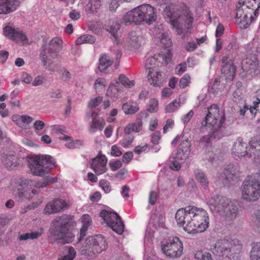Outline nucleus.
<instances>
[{
    "label": "nucleus",
    "mask_w": 260,
    "mask_h": 260,
    "mask_svg": "<svg viewBox=\"0 0 260 260\" xmlns=\"http://www.w3.org/2000/svg\"><path fill=\"white\" fill-rule=\"evenodd\" d=\"M28 166L31 173L36 176H43L50 169L49 165H54L53 158L49 155H35L27 157Z\"/></svg>",
    "instance_id": "nucleus-9"
},
{
    "label": "nucleus",
    "mask_w": 260,
    "mask_h": 260,
    "mask_svg": "<svg viewBox=\"0 0 260 260\" xmlns=\"http://www.w3.org/2000/svg\"><path fill=\"white\" fill-rule=\"evenodd\" d=\"M148 146L147 143H141V145H138L135 147L134 151L135 153L140 154L142 152L146 151L148 149Z\"/></svg>",
    "instance_id": "nucleus-54"
},
{
    "label": "nucleus",
    "mask_w": 260,
    "mask_h": 260,
    "mask_svg": "<svg viewBox=\"0 0 260 260\" xmlns=\"http://www.w3.org/2000/svg\"><path fill=\"white\" fill-rule=\"evenodd\" d=\"M76 256V251L74 248L69 246L68 253L63 256L59 258L57 260H74Z\"/></svg>",
    "instance_id": "nucleus-41"
},
{
    "label": "nucleus",
    "mask_w": 260,
    "mask_h": 260,
    "mask_svg": "<svg viewBox=\"0 0 260 260\" xmlns=\"http://www.w3.org/2000/svg\"><path fill=\"white\" fill-rule=\"evenodd\" d=\"M110 153L112 156L115 157L120 156L122 154L120 148L116 145L112 146Z\"/></svg>",
    "instance_id": "nucleus-59"
},
{
    "label": "nucleus",
    "mask_w": 260,
    "mask_h": 260,
    "mask_svg": "<svg viewBox=\"0 0 260 260\" xmlns=\"http://www.w3.org/2000/svg\"><path fill=\"white\" fill-rule=\"evenodd\" d=\"M41 235V233L39 232H34L31 233H28L20 235L18 237V239L20 241H25L28 239H36Z\"/></svg>",
    "instance_id": "nucleus-36"
},
{
    "label": "nucleus",
    "mask_w": 260,
    "mask_h": 260,
    "mask_svg": "<svg viewBox=\"0 0 260 260\" xmlns=\"http://www.w3.org/2000/svg\"><path fill=\"white\" fill-rule=\"evenodd\" d=\"M196 260H214L210 253L198 251L194 254Z\"/></svg>",
    "instance_id": "nucleus-39"
},
{
    "label": "nucleus",
    "mask_w": 260,
    "mask_h": 260,
    "mask_svg": "<svg viewBox=\"0 0 260 260\" xmlns=\"http://www.w3.org/2000/svg\"><path fill=\"white\" fill-rule=\"evenodd\" d=\"M158 101L155 99H151L150 100L149 103L147 106V110L150 113H154L158 110Z\"/></svg>",
    "instance_id": "nucleus-42"
},
{
    "label": "nucleus",
    "mask_w": 260,
    "mask_h": 260,
    "mask_svg": "<svg viewBox=\"0 0 260 260\" xmlns=\"http://www.w3.org/2000/svg\"><path fill=\"white\" fill-rule=\"evenodd\" d=\"M260 9V0H238L236 5V22L241 28L249 26Z\"/></svg>",
    "instance_id": "nucleus-4"
},
{
    "label": "nucleus",
    "mask_w": 260,
    "mask_h": 260,
    "mask_svg": "<svg viewBox=\"0 0 260 260\" xmlns=\"http://www.w3.org/2000/svg\"><path fill=\"white\" fill-rule=\"evenodd\" d=\"M251 260H260V242L254 243L250 251Z\"/></svg>",
    "instance_id": "nucleus-35"
},
{
    "label": "nucleus",
    "mask_w": 260,
    "mask_h": 260,
    "mask_svg": "<svg viewBox=\"0 0 260 260\" xmlns=\"http://www.w3.org/2000/svg\"><path fill=\"white\" fill-rule=\"evenodd\" d=\"M118 79L122 85L126 88H131L135 84L134 80H130L123 74H120L119 76Z\"/></svg>",
    "instance_id": "nucleus-37"
},
{
    "label": "nucleus",
    "mask_w": 260,
    "mask_h": 260,
    "mask_svg": "<svg viewBox=\"0 0 260 260\" xmlns=\"http://www.w3.org/2000/svg\"><path fill=\"white\" fill-rule=\"evenodd\" d=\"M190 143L187 140H185L181 143L179 145L178 149L182 150L185 152V156H186L187 154L190 153Z\"/></svg>",
    "instance_id": "nucleus-45"
},
{
    "label": "nucleus",
    "mask_w": 260,
    "mask_h": 260,
    "mask_svg": "<svg viewBox=\"0 0 260 260\" xmlns=\"http://www.w3.org/2000/svg\"><path fill=\"white\" fill-rule=\"evenodd\" d=\"M187 64L186 62H183L178 64L176 68V73L177 75H181L186 71Z\"/></svg>",
    "instance_id": "nucleus-61"
},
{
    "label": "nucleus",
    "mask_w": 260,
    "mask_h": 260,
    "mask_svg": "<svg viewBox=\"0 0 260 260\" xmlns=\"http://www.w3.org/2000/svg\"><path fill=\"white\" fill-rule=\"evenodd\" d=\"M259 62L257 58L254 56L247 57L242 63V68L246 74L252 77L256 76L260 73Z\"/></svg>",
    "instance_id": "nucleus-21"
},
{
    "label": "nucleus",
    "mask_w": 260,
    "mask_h": 260,
    "mask_svg": "<svg viewBox=\"0 0 260 260\" xmlns=\"http://www.w3.org/2000/svg\"><path fill=\"white\" fill-rule=\"evenodd\" d=\"M254 151L255 154H252L253 162L258 168L259 172L248 177L241 187L242 198L250 202L255 201L260 197V147H257Z\"/></svg>",
    "instance_id": "nucleus-3"
},
{
    "label": "nucleus",
    "mask_w": 260,
    "mask_h": 260,
    "mask_svg": "<svg viewBox=\"0 0 260 260\" xmlns=\"http://www.w3.org/2000/svg\"><path fill=\"white\" fill-rule=\"evenodd\" d=\"M90 31L99 32L101 30V26L97 22H91L88 25Z\"/></svg>",
    "instance_id": "nucleus-62"
},
{
    "label": "nucleus",
    "mask_w": 260,
    "mask_h": 260,
    "mask_svg": "<svg viewBox=\"0 0 260 260\" xmlns=\"http://www.w3.org/2000/svg\"><path fill=\"white\" fill-rule=\"evenodd\" d=\"M101 6V0H89L85 10L88 14H93L97 12L98 9Z\"/></svg>",
    "instance_id": "nucleus-30"
},
{
    "label": "nucleus",
    "mask_w": 260,
    "mask_h": 260,
    "mask_svg": "<svg viewBox=\"0 0 260 260\" xmlns=\"http://www.w3.org/2000/svg\"><path fill=\"white\" fill-rule=\"evenodd\" d=\"M177 224L182 226L188 234L205 232L209 226V218L207 211L202 208L189 206L177 210L175 214Z\"/></svg>",
    "instance_id": "nucleus-1"
},
{
    "label": "nucleus",
    "mask_w": 260,
    "mask_h": 260,
    "mask_svg": "<svg viewBox=\"0 0 260 260\" xmlns=\"http://www.w3.org/2000/svg\"><path fill=\"white\" fill-rule=\"evenodd\" d=\"M223 34H215L216 37V46L215 48V51L219 52L221 49L222 46V40L221 38Z\"/></svg>",
    "instance_id": "nucleus-52"
},
{
    "label": "nucleus",
    "mask_w": 260,
    "mask_h": 260,
    "mask_svg": "<svg viewBox=\"0 0 260 260\" xmlns=\"http://www.w3.org/2000/svg\"><path fill=\"white\" fill-rule=\"evenodd\" d=\"M95 41V38L93 36L91 35L90 34H85L79 38H78L76 40V45H79L82 44L83 43H90L92 44L94 43Z\"/></svg>",
    "instance_id": "nucleus-33"
},
{
    "label": "nucleus",
    "mask_w": 260,
    "mask_h": 260,
    "mask_svg": "<svg viewBox=\"0 0 260 260\" xmlns=\"http://www.w3.org/2000/svg\"><path fill=\"white\" fill-rule=\"evenodd\" d=\"M99 60L100 65L99 68L100 71L102 72H105L107 68L113 63V61L110 59L109 57L106 54L101 55Z\"/></svg>",
    "instance_id": "nucleus-32"
},
{
    "label": "nucleus",
    "mask_w": 260,
    "mask_h": 260,
    "mask_svg": "<svg viewBox=\"0 0 260 260\" xmlns=\"http://www.w3.org/2000/svg\"><path fill=\"white\" fill-rule=\"evenodd\" d=\"M161 250L167 257L172 258H179L183 253V243L178 237H175L165 243L162 242L161 244Z\"/></svg>",
    "instance_id": "nucleus-13"
},
{
    "label": "nucleus",
    "mask_w": 260,
    "mask_h": 260,
    "mask_svg": "<svg viewBox=\"0 0 260 260\" xmlns=\"http://www.w3.org/2000/svg\"><path fill=\"white\" fill-rule=\"evenodd\" d=\"M73 225V216L62 214L55 218L51 223L54 235L58 239L62 240L63 243H71L74 240L73 234L69 231Z\"/></svg>",
    "instance_id": "nucleus-7"
},
{
    "label": "nucleus",
    "mask_w": 260,
    "mask_h": 260,
    "mask_svg": "<svg viewBox=\"0 0 260 260\" xmlns=\"http://www.w3.org/2000/svg\"><path fill=\"white\" fill-rule=\"evenodd\" d=\"M18 6L17 0H0V14L14 11Z\"/></svg>",
    "instance_id": "nucleus-24"
},
{
    "label": "nucleus",
    "mask_w": 260,
    "mask_h": 260,
    "mask_svg": "<svg viewBox=\"0 0 260 260\" xmlns=\"http://www.w3.org/2000/svg\"><path fill=\"white\" fill-rule=\"evenodd\" d=\"M62 39L56 37L52 39L48 45H43L40 57L46 69L50 70L47 63H49L52 58L56 56V53L62 48Z\"/></svg>",
    "instance_id": "nucleus-12"
},
{
    "label": "nucleus",
    "mask_w": 260,
    "mask_h": 260,
    "mask_svg": "<svg viewBox=\"0 0 260 260\" xmlns=\"http://www.w3.org/2000/svg\"><path fill=\"white\" fill-rule=\"evenodd\" d=\"M82 226H86L88 228L92 223L91 217L88 214H84L82 215L81 218Z\"/></svg>",
    "instance_id": "nucleus-55"
},
{
    "label": "nucleus",
    "mask_w": 260,
    "mask_h": 260,
    "mask_svg": "<svg viewBox=\"0 0 260 260\" xmlns=\"http://www.w3.org/2000/svg\"><path fill=\"white\" fill-rule=\"evenodd\" d=\"M163 15L176 31L183 32L190 30L193 27V14L188 9L182 12L175 11L171 6H167L164 10Z\"/></svg>",
    "instance_id": "nucleus-5"
},
{
    "label": "nucleus",
    "mask_w": 260,
    "mask_h": 260,
    "mask_svg": "<svg viewBox=\"0 0 260 260\" xmlns=\"http://www.w3.org/2000/svg\"><path fill=\"white\" fill-rule=\"evenodd\" d=\"M100 216L113 231L119 235L123 233L124 228V223L121 221L120 217L116 212L102 210L100 213Z\"/></svg>",
    "instance_id": "nucleus-16"
},
{
    "label": "nucleus",
    "mask_w": 260,
    "mask_h": 260,
    "mask_svg": "<svg viewBox=\"0 0 260 260\" xmlns=\"http://www.w3.org/2000/svg\"><path fill=\"white\" fill-rule=\"evenodd\" d=\"M242 244L236 238L218 240L211 248L217 260H239Z\"/></svg>",
    "instance_id": "nucleus-2"
},
{
    "label": "nucleus",
    "mask_w": 260,
    "mask_h": 260,
    "mask_svg": "<svg viewBox=\"0 0 260 260\" xmlns=\"http://www.w3.org/2000/svg\"><path fill=\"white\" fill-rule=\"evenodd\" d=\"M155 62L154 57H149L146 60L145 64L147 68V78L151 85L155 87H160L165 82V79L161 72L155 67H151L152 65L155 64Z\"/></svg>",
    "instance_id": "nucleus-18"
},
{
    "label": "nucleus",
    "mask_w": 260,
    "mask_h": 260,
    "mask_svg": "<svg viewBox=\"0 0 260 260\" xmlns=\"http://www.w3.org/2000/svg\"><path fill=\"white\" fill-rule=\"evenodd\" d=\"M191 78L188 74H185L180 79L179 86L181 88H184L190 83Z\"/></svg>",
    "instance_id": "nucleus-44"
},
{
    "label": "nucleus",
    "mask_w": 260,
    "mask_h": 260,
    "mask_svg": "<svg viewBox=\"0 0 260 260\" xmlns=\"http://www.w3.org/2000/svg\"><path fill=\"white\" fill-rule=\"evenodd\" d=\"M208 205L212 211L223 212L226 221H233L238 214V209L236 203L224 197L214 196L208 201Z\"/></svg>",
    "instance_id": "nucleus-6"
},
{
    "label": "nucleus",
    "mask_w": 260,
    "mask_h": 260,
    "mask_svg": "<svg viewBox=\"0 0 260 260\" xmlns=\"http://www.w3.org/2000/svg\"><path fill=\"white\" fill-rule=\"evenodd\" d=\"M120 28V24L117 22L112 21L109 23V25L107 26L106 30L109 32H117Z\"/></svg>",
    "instance_id": "nucleus-48"
},
{
    "label": "nucleus",
    "mask_w": 260,
    "mask_h": 260,
    "mask_svg": "<svg viewBox=\"0 0 260 260\" xmlns=\"http://www.w3.org/2000/svg\"><path fill=\"white\" fill-rule=\"evenodd\" d=\"M139 109V105L135 102H127L122 106V110L126 114H134L138 112Z\"/></svg>",
    "instance_id": "nucleus-31"
},
{
    "label": "nucleus",
    "mask_w": 260,
    "mask_h": 260,
    "mask_svg": "<svg viewBox=\"0 0 260 260\" xmlns=\"http://www.w3.org/2000/svg\"><path fill=\"white\" fill-rule=\"evenodd\" d=\"M70 207L69 202L66 200L57 198L49 201L44 209L45 214L50 215L61 212Z\"/></svg>",
    "instance_id": "nucleus-19"
},
{
    "label": "nucleus",
    "mask_w": 260,
    "mask_h": 260,
    "mask_svg": "<svg viewBox=\"0 0 260 260\" xmlns=\"http://www.w3.org/2000/svg\"><path fill=\"white\" fill-rule=\"evenodd\" d=\"M160 41L162 47L165 48H171L172 43L168 34H161Z\"/></svg>",
    "instance_id": "nucleus-38"
},
{
    "label": "nucleus",
    "mask_w": 260,
    "mask_h": 260,
    "mask_svg": "<svg viewBox=\"0 0 260 260\" xmlns=\"http://www.w3.org/2000/svg\"><path fill=\"white\" fill-rule=\"evenodd\" d=\"M143 122L141 119H138L137 122L129 123L124 128V133L128 135L131 133H139L142 130Z\"/></svg>",
    "instance_id": "nucleus-26"
},
{
    "label": "nucleus",
    "mask_w": 260,
    "mask_h": 260,
    "mask_svg": "<svg viewBox=\"0 0 260 260\" xmlns=\"http://www.w3.org/2000/svg\"><path fill=\"white\" fill-rule=\"evenodd\" d=\"M160 139V132L159 131H156L151 137V142L153 144L157 145L159 144Z\"/></svg>",
    "instance_id": "nucleus-57"
},
{
    "label": "nucleus",
    "mask_w": 260,
    "mask_h": 260,
    "mask_svg": "<svg viewBox=\"0 0 260 260\" xmlns=\"http://www.w3.org/2000/svg\"><path fill=\"white\" fill-rule=\"evenodd\" d=\"M109 166L112 171H116L122 166V162L120 160L110 161Z\"/></svg>",
    "instance_id": "nucleus-56"
},
{
    "label": "nucleus",
    "mask_w": 260,
    "mask_h": 260,
    "mask_svg": "<svg viewBox=\"0 0 260 260\" xmlns=\"http://www.w3.org/2000/svg\"><path fill=\"white\" fill-rule=\"evenodd\" d=\"M106 125L105 120L99 118L97 120H92L90 123L89 132L93 134L98 131H102Z\"/></svg>",
    "instance_id": "nucleus-28"
},
{
    "label": "nucleus",
    "mask_w": 260,
    "mask_h": 260,
    "mask_svg": "<svg viewBox=\"0 0 260 260\" xmlns=\"http://www.w3.org/2000/svg\"><path fill=\"white\" fill-rule=\"evenodd\" d=\"M253 228L254 230L260 233V212L257 211L255 213V218L253 221Z\"/></svg>",
    "instance_id": "nucleus-53"
},
{
    "label": "nucleus",
    "mask_w": 260,
    "mask_h": 260,
    "mask_svg": "<svg viewBox=\"0 0 260 260\" xmlns=\"http://www.w3.org/2000/svg\"><path fill=\"white\" fill-rule=\"evenodd\" d=\"M196 178L200 182L202 186L207 189L208 187L209 182L207 177L201 170H198L194 172Z\"/></svg>",
    "instance_id": "nucleus-34"
},
{
    "label": "nucleus",
    "mask_w": 260,
    "mask_h": 260,
    "mask_svg": "<svg viewBox=\"0 0 260 260\" xmlns=\"http://www.w3.org/2000/svg\"><path fill=\"white\" fill-rule=\"evenodd\" d=\"M100 216L113 231L119 235L123 233L124 228V223L121 221L120 217L116 212L102 210L100 213Z\"/></svg>",
    "instance_id": "nucleus-17"
},
{
    "label": "nucleus",
    "mask_w": 260,
    "mask_h": 260,
    "mask_svg": "<svg viewBox=\"0 0 260 260\" xmlns=\"http://www.w3.org/2000/svg\"><path fill=\"white\" fill-rule=\"evenodd\" d=\"M102 96H97L93 99H91L88 103V107L90 108H95L98 106L102 102Z\"/></svg>",
    "instance_id": "nucleus-50"
},
{
    "label": "nucleus",
    "mask_w": 260,
    "mask_h": 260,
    "mask_svg": "<svg viewBox=\"0 0 260 260\" xmlns=\"http://www.w3.org/2000/svg\"><path fill=\"white\" fill-rule=\"evenodd\" d=\"M3 165L8 169H13L18 164V159L14 155H8L5 153L2 159Z\"/></svg>",
    "instance_id": "nucleus-27"
},
{
    "label": "nucleus",
    "mask_w": 260,
    "mask_h": 260,
    "mask_svg": "<svg viewBox=\"0 0 260 260\" xmlns=\"http://www.w3.org/2000/svg\"><path fill=\"white\" fill-rule=\"evenodd\" d=\"M123 91V87L120 83L116 81L111 83L106 92V95L111 98H117L120 93Z\"/></svg>",
    "instance_id": "nucleus-25"
},
{
    "label": "nucleus",
    "mask_w": 260,
    "mask_h": 260,
    "mask_svg": "<svg viewBox=\"0 0 260 260\" xmlns=\"http://www.w3.org/2000/svg\"><path fill=\"white\" fill-rule=\"evenodd\" d=\"M107 243L101 235L88 237L80 248L82 254L88 258H92L106 249Z\"/></svg>",
    "instance_id": "nucleus-10"
},
{
    "label": "nucleus",
    "mask_w": 260,
    "mask_h": 260,
    "mask_svg": "<svg viewBox=\"0 0 260 260\" xmlns=\"http://www.w3.org/2000/svg\"><path fill=\"white\" fill-rule=\"evenodd\" d=\"M241 173L237 164H229L224 171L225 179L231 182H238L241 177Z\"/></svg>",
    "instance_id": "nucleus-23"
},
{
    "label": "nucleus",
    "mask_w": 260,
    "mask_h": 260,
    "mask_svg": "<svg viewBox=\"0 0 260 260\" xmlns=\"http://www.w3.org/2000/svg\"><path fill=\"white\" fill-rule=\"evenodd\" d=\"M5 37L19 44H28V40L25 34H5Z\"/></svg>",
    "instance_id": "nucleus-29"
},
{
    "label": "nucleus",
    "mask_w": 260,
    "mask_h": 260,
    "mask_svg": "<svg viewBox=\"0 0 260 260\" xmlns=\"http://www.w3.org/2000/svg\"><path fill=\"white\" fill-rule=\"evenodd\" d=\"M99 185L102 188V189L106 193H109L111 191V185L110 183L105 179L101 180L99 182Z\"/></svg>",
    "instance_id": "nucleus-51"
},
{
    "label": "nucleus",
    "mask_w": 260,
    "mask_h": 260,
    "mask_svg": "<svg viewBox=\"0 0 260 260\" xmlns=\"http://www.w3.org/2000/svg\"><path fill=\"white\" fill-rule=\"evenodd\" d=\"M3 32H22L19 28L9 23L3 27Z\"/></svg>",
    "instance_id": "nucleus-46"
},
{
    "label": "nucleus",
    "mask_w": 260,
    "mask_h": 260,
    "mask_svg": "<svg viewBox=\"0 0 260 260\" xmlns=\"http://www.w3.org/2000/svg\"><path fill=\"white\" fill-rule=\"evenodd\" d=\"M156 15L154 8L148 4L142 5L128 12L124 17L125 23L135 22L136 24L145 21L151 24L155 21Z\"/></svg>",
    "instance_id": "nucleus-8"
},
{
    "label": "nucleus",
    "mask_w": 260,
    "mask_h": 260,
    "mask_svg": "<svg viewBox=\"0 0 260 260\" xmlns=\"http://www.w3.org/2000/svg\"><path fill=\"white\" fill-rule=\"evenodd\" d=\"M45 126V123L42 120H37L34 123V128L36 133L43 129Z\"/></svg>",
    "instance_id": "nucleus-58"
},
{
    "label": "nucleus",
    "mask_w": 260,
    "mask_h": 260,
    "mask_svg": "<svg viewBox=\"0 0 260 260\" xmlns=\"http://www.w3.org/2000/svg\"><path fill=\"white\" fill-rule=\"evenodd\" d=\"M107 83L106 80L102 78H98L94 84V88L97 90H100L103 88H104Z\"/></svg>",
    "instance_id": "nucleus-49"
},
{
    "label": "nucleus",
    "mask_w": 260,
    "mask_h": 260,
    "mask_svg": "<svg viewBox=\"0 0 260 260\" xmlns=\"http://www.w3.org/2000/svg\"><path fill=\"white\" fill-rule=\"evenodd\" d=\"M38 182L32 180L23 179L19 182L18 188V196L20 199L30 200L40 192Z\"/></svg>",
    "instance_id": "nucleus-14"
},
{
    "label": "nucleus",
    "mask_w": 260,
    "mask_h": 260,
    "mask_svg": "<svg viewBox=\"0 0 260 260\" xmlns=\"http://www.w3.org/2000/svg\"><path fill=\"white\" fill-rule=\"evenodd\" d=\"M57 181V178L47 177L45 180L38 181L37 186L40 187V188H43L46 187L49 184H52Z\"/></svg>",
    "instance_id": "nucleus-43"
},
{
    "label": "nucleus",
    "mask_w": 260,
    "mask_h": 260,
    "mask_svg": "<svg viewBox=\"0 0 260 260\" xmlns=\"http://www.w3.org/2000/svg\"><path fill=\"white\" fill-rule=\"evenodd\" d=\"M225 120L224 113L220 112L217 105L213 104L208 108V113L201 124L203 126H212V129L215 131L222 126Z\"/></svg>",
    "instance_id": "nucleus-11"
},
{
    "label": "nucleus",
    "mask_w": 260,
    "mask_h": 260,
    "mask_svg": "<svg viewBox=\"0 0 260 260\" xmlns=\"http://www.w3.org/2000/svg\"><path fill=\"white\" fill-rule=\"evenodd\" d=\"M133 140L134 137L129 136L122 139L121 140V144L123 147L125 148L130 145L133 143Z\"/></svg>",
    "instance_id": "nucleus-64"
},
{
    "label": "nucleus",
    "mask_w": 260,
    "mask_h": 260,
    "mask_svg": "<svg viewBox=\"0 0 260 260\" xmlns=\"http://www.w3.org/2000/svg\"><path fill=\"white\" fill-rule=\"evenodd\" d=\"M197 48V44L193 42H188L184 46V49L188 52L193 51Z\"/></svg>",
    "instance_id": "nucleus-60"
},
{
    "label": "nucleus",
    "mask_w": 260,
    "mask_h": 260,
    "mask_svg": "<svg viewBox=\"0 0 260 260\" xmlns=\"http://www.w3.org/2000/svg\"><path fill=\"white\" fill-rule=\"evenodd\" d=\"M76 256V251L74 248L69 246L68 253L63 256L59 258L57 260H74Z\"/></svg>",
    "instance_id": "nucleus-40"
},
{
    "label": "nucleus",
    "mask_w": 260,
    "mask_h": 260,
    "mask_svg": "<svg viewBox=\"0 0 260 260\" xmlns=\"http://www.w3.org/2000/svg\"><path fill=\"white\" fill-rule=\"evenodd\" d=\"M21 81L27 84H29L32 82V77L27 73L23 72L21 75Z\"/></svg>",
    "instance_id": "nucleus-63"
},
{
    "label": "nucleus",
    "mask_w": 260,
    "mask_h": 260,
    "mask_svg": "<svg viewBox=\"0 0 260 260\" xmlns=\"http://www.w3.org/2000/svg\"><path fill=\"white\" fill-rule=\"evenodd\" d=\"M179 103L175 100L167 105L165 108L166 111L167 113L174 112L179 108Z\"/></svg>",
    "instance_id": "nucleus-47"
},
{
    "label": "nucleus",
    "mask_w": 260,
    "mask_h": 260,
    "mask_svg": "<svg viewBox=\"0 0 260 260\" xmlns=\"http://www.w3.org/2000/svg\"><path fill=\"white\" fill-rule=\"evenodd\" d=\"M107 158L104 155L99 154L92 159L91 168L96 175L105 173L107 170Z\"/></svg>",
    "instance_id": "nucleus-22"
},
{
    "label": "nucleus",
    "mask_w": 260,
    "mask_h": 260,
    "mask_svg": "<svg viewBox=\"0 0 260 260\" xmlns=\"http://www.w3.org/2000/svg\"><path fill=\"white\" fill-rule=\"evenodd\" d=\"M236 67L232 60L228 56H224L221 59V73L227 81H232L235 77Z\"/></svg>",
    "instance_id": "nucleus-20"
},
{
    "label": "nucleus",
    "mask_w": 260,
    "mask_h": 260,
    "mask_svg": "<svg viewBox=\"0 0 260 260\" xmlns=\"http://www.w3.org/2000/svg\"><path fill=\"white\" fill-rule=\"evenodd\" d=\"M111 38L113 43L116 45H123L127 47L138 48L145 42V39L142 36H137L136 34H129L124 40L125 36L122 34H111Z\"/></svg>",
    "instance_id": "nucleus-15"
}]
</instances>
